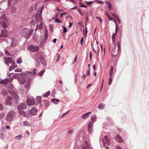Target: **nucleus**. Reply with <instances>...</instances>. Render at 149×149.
<instances>
[{
  "label": "nucleus",
  "mask_w": 149,
  "mask_h": 149,
  "mask_svg": "<svg viewBox=\"0 0 149 149\" xmlns=\"http://www.w3.org/2000/svg\"><path fill=\"white\" fill-rule=\"evenodd\" d=\"M17 67V65L15 62H13L12 63V65L10 67L9 69V71H11L12 70H13L15 68Z\"/></svg>",
  "instance_id": "obj_21"
},
{
  "label": "nucleus",
  "mask_w": 149,
  "mask_h": 149,
  "mask_svg": "<svg viewBox=\"0 0 149 149\" xmlns=\"http://www.w3.org/2000/svg\"><path fill=\"white\" fill-rule=\"evenodd\" d=\"M54 21L57 23H61V22L60 21L58 18H57L55 19Z\"/></svg>",
  "instance_id": "obj_47"
},
{
  "label": "nucleus",
  "mask_w": 149,
  "mask_h": 149,
  "mask_svg": "<svg viewBox=\"0 0 149 149\" xmlns=\"http://www.w3.org/2000/svg\"><path fill=\"white\" fill-rule=\"evenodd\" d=\"M116 45L115 43H112L111 44H110L109 46V49L110 51L112 53V55L113 56L115 57L116 56V55L113 54V53H114V51H115V47Z\"/></svg>",
  "instance_id": "obj_7"
},
{
  "label": "nucleus",
  "mask_w": 149,
  "mask_h": 149,
  "mask_svg": "<svg viewBox=\"0 0 149 149\" xmlns=\"http://www.w3.org/2000/svg\"><path fill=\"white\" fill-rule=\"evenodd\" d=\"M12 100V97L9 96L7 97L6 99L5 104L6 105H10L11 104V101Z\"/></svg>",
  "instance_id": "obj_13"
},
{
  "label": "nucleus",
  "mask_w": 149,
  "mask_h": 149,
  "mask_svg": "<svg viewBox=\"0 0 149 149\" xmlns=\"http://www.w3.org/2000/svg\"><path fill=\"white\" fill-rule=\"evenodd\" d=\"M44 7V6H42L41 7L40 10L39 12V11H38L36 13V21L37 22H38L39 21H40L41 22L42 21V17L41 16V15L43 9Z\"/></svg>",
  "instance_id": "obj_6"
},
{
  "label": "nucleus",
  "mask_w": 149,
  "mask_h": 149,
  "mask_svg": "<svg viewBox=\"0 0 149 149\" xmlns=\"http://www.w3.org/2000/svg\"><path fill=\"white\" fill-rule=\"evenodd\" d=\"M86 4L89 5H91L93 3V2L92 1H86Z\"/></svg>",
  "instance_id": "obj_52"
},
{
  "label": "nucleus",
  "mask_w": 149,
  "mask_h": 149,
  "mask_svg": "<svg viewBox=\"0 0 149 149\" xmlns=\"http://www.w3.org/2000/svg\"><path fill=\"white\" fill-rule=\"evenodd\" d=\"M12 77L15 78H18L19 77H19V73H16L14 74L13 76H12Z\"/></svg>",
  "instance_id": "obj_39"
},
{
  "label": "nucleus",
  "mask_w": 149,
  "mask_h": 149,
  "mask_svg": "<svg viewBox=\"0 0 149 149\" xmlns=\"http://www.w3.org/2000/svg\"><path fill=\"white\" fill-rule=\"evenodd\" d=\"M5 53L6 54H7V55L10 56V53L8 52L7 50H6L5 52Z\"/></svg>",
  "instance_id": "obj_58"
},
{
  "label": "nucleus",
  "mask_w": 149,
  "mask_h": 149,
  "mask_svg": "<svg viewBox=\"0 0 149 149\" xmlns=\"http://www.w3.org/2000/svg\"><path fill=\"white\" fill-rule=\"evenodd\" d=\"M45 70H41L39 73H38L37 75L41 77L45 72Z\"/></svg>",
  "instance_id": "obj_30"
},
{
  "label": "nucleus",
  "mask_w": 149,
  "mask_h": 149,
  "mask_svg": "<svg viewBox=\"0 0 149 149\" xmlns=\"http://www.w3.org/2000/svg\"><path fill=\"white\" fill-rule=\"evenodd\" d=\"M91 118L92 122H91L90 121L89 122L88 125V132L90 134L92 133L93 132V124L95 122L96 120V116L95 115L92 116Z\"/></svg>",
  "instance_id": "obj_3"
},
{
  "label": "nucleus",
  "mask_w": 149,
  "mask_h": 149,
  "mask_svg": "<svg viewBox=\"0 0 149 149\" xmlns=\"http://www.w3.org/2000/svg\"><path fill=\"white\" fill-rule=\"evenodd\" d=\"M87 75L88 76H89L90 74V69H89L87 72Z\"/></svg>",
  "instance_id": "obj_50"
},
{
  "label": "nucleus",
  "mask_w": 149,
  "mask_h": 149,
  "mask_svg": "<svg viewBox=\"0 0 149 149\" xmlns=\"http://www.w3.org/2000/svg\"><path fill=\"white\" fill-rule=\"evenodd\" d=\"M50 94V91H48L43 95V97H47Z\"/></svg>",
  "instance_id": "obj_42"
},
{
  "label": "nucleus",
  "mask_w": 149,
  "mask_h": 149,
  "mask_svg": "<svg viewBox=\"0 0 149 149\" xmlns=\"http://www.w3.org/2000/svg\"><path fill=\"white\" fill-rule=\"evenodd\" d=\"M23 126H30L31 125L30 123L27 121H24L23 122Z\"/></svg>",
  "instance_id": "obj_29"
},
{
  "label": "nucleus",
  "mask_w": 149,
  "mask_h": 149,
  "mask_svg": "<svg viewBox=\"0 0 149 149\" xmlns=\"http://www.w3.org/2000/svg\"><path fill=\"white\" fill-rule=\"evenodd\" d=\"M79 4L80 5V6L82 7H84L86 8L87 7V6L81 3H79Z\"/></svg>",
  "instance_id": "obj_43"
},
{
  "label": "nucleus",
  "mask_w": 149,
  "mask_h": 149,
  "mask_svg": "<svg viewBox=\"0 0 149 149\" xmlns=\"http://www.w3.org/2000/svg\"><path fill=\"white\" fill-rule=\"evenodd\" d=\"M62 28L63 29V32L64 33H66L67 31V30L66 29V28L64 26H63Z\"/></svg>",
  "instance_id": "obj_51"
},
{
  "label": "nucleus",
  "mask_w": 149,
  "mask_h": 149,
  "mask_svg": "<svg viewBox=\"0 0 149 149\" xmlns=\"http://www.w3.org/2000/svg\"><path fill=\"white\" fill-rule=\"evenodd\" d=\"M28 47L30 51L33 52H37L39 49V47L38 46L33 45H30L28 46Z\"/></svg>",
  "instance_id": "obj_8"
},
{
  "label": "nucleus",
  "mask_w": 149,
  "mask_h": 149,
  "mask_svg": "<svg viewBox=\"0 0 149 149\" xmlns=\"http://www.w3.org/2000/svg\"><path fill=\"white\" fill-rule=\"evenodd\" d=\"M42 98L40 96H38L36 98V101L37 102V104H38L41 103L42 102Z\"/></svg>",
  "instance_id": "obj_25"
},
{
  "label": "nucleus",
  "mask_w": 149,
  "mask_h": 149,
  "mask_svg": "<svg viewBox=\"0 0 149 149\" xmlns=\"http://www.w3.org/2000/svg\"><path fill=\"white\" fill-rule=\"evenodd\" d=\"M91 113V112H88L82 115V118L84 119H86L88 118L89 116V115Z\"/></svg>",
  "instance_id": "obj_22"
},
{
  "label": "nucleus",
  "mask_w": 149,
  "mask_h": 149,
  "mask_svg": "<svg viewBox=\"0 0 149 149\" xmlns=\"http://www.w3.org/2000/svg\"><path fill=\"white\" fill-rule=\"evenodd\" d=\"M114 22L116 23V33H117V28H118L117 24V22L116 21H114Z\"/></svg>",
  "instance_id": "obj_59"
},
{
  "label": "nucleus",
  "mask_w": 149,
  "mask_h": 149,
  "mask_svg": "<svg viewBox=\"0 0 149 149\" xmlns=\"http://www.w3.org/2000/svg\"><path fill=\"white\" fill-rule=\"evenodd\" d=\"M104 107V105L103 104L101 103L98 106V108L100 109H103Z\"/></svg>",
  "instance_id": "obj_33"
},
{
  "label": "nucleus",
  "mask_w": 149,
  "mask_h": 149,
  "mask_svg": "<svg viewBox=\"0 0 149 149\" xmlns=\"http://www.w3.org/2000/svg\"><path fill=\"white\" fill-rule=\"evenodd\" d=\"M48 38V33L47 31V30H46L45 32L44 33V39L46 40Z\"/></svg>",
  "instance_id": "obj_36"
},
{
  "label": "nucleus",
  "mask_w": 149,
  "mask_h": 149,
  "mask_svg": "<svg viewBox=\"0 0 149 149\" xmlns=\"http://www.w3.org/2000/svg\"><path fill=\"white\" fill-rule=\"evenodd\" d=\"M26 73L24 72H21L19 74V77H23L25 76Z\"/></svg>",
  "instance_id": "obj_48"
},
{
  "label": "nucleus",
  "mask_w": 149,
  "mask_h": 149,
  "mask_svg": "<svg viewBox=\"0 0 149 149\" xmlns=\"http://www.w3.org/2000/svg\"><path fill=\"white\" fill-rule=\"evenodd\" d=\"M96 18L97 20L99 19L100 20V22L101 23H102V20L100 17H96Z\"/></svg>",
  "instance_id": "obj_49"
},
{
  "label": "nucleus",
  "mask_w": 149,
  "mask_h": 149,
  "mask_svg": "<svg viewBox=\"0 0 149 149\" xmlns=\"http://www.w3.org/2000/svg\"><path fill=\"white\" fill-rule=\"evenodd\" d=\"M116 141L118 143H122L123 140L121 137L119 135H117L115 137Z\"/></svg>",
  "instance_id": "obj_15"
},
{
  "label": "nucleus",
  "mask_w": 149,
  "mask_h": 149,
  "mask_svg": "<svg viewBox=\"0 0 149 149\" xmlns=\"http://www.w3.org/2000/svg\"><path fill=\"white\" fill-rule=\"evenodd\" d=\"M10 79V78H7L6 79H5L2 80L0 81V83L4 85H7L8 83L9 82H10L9 80Z\"/></svg>",
  "instance_id": "obj_18"
},
{
  "label": "nucleus",
  "mask_w": 149,
  "mask_h": 149,
  "mask_svg": "<svg viewBox=\"0 0 149 149\" xmlns=\"http://www.w3.org/2000/svg\"><path fill=\"white\" fill-rule=\"evenodd\" d=\"M22 62V60L20 58H18L16 61L17 63L19 64L21 63Z\"/></svg>",
  "instance_id": "obj_38"
},
{
  "label": "nucleus",
  "mask_w": 149,
  "mask_h": 149,
  "mask_svg": "<svg viewBox=\"0 0 149 149\" xmlns=\"http://www.w3.org/2000/svg\"><path fill=\"white\" fill-rule=\"evenodd\" d=\"M16 8L15 7L13 6H12L11 7V11L12 13H14L16 11Z\"/></svg>",
  "instance_id": "obj_35"
},
{
  "label": "nucleus",
  "mask_w": 149,
  "mask_h": 149,
  "mask_svg": "<svg viewBox=\"0 0 149 149\" xmlns=\"http://www.w3.org/2000/svg\"><path fill=\"white\" fill-rule=\"evenodd\" d=\"M26 102L29 105H33L35 103L34 98L32 97L27 98Z\"/></svg>",
  "instance_id": "obj_11"
},
{
  "label": "nucleus",
  "mask_w": 149,
  "mask_h": 149,
  "mask_svg": "<svg viewBox=\"0 0 149 149\" xmlns=\"http://www.w3.org/2000/svg\"><path fill=\"white\" fill-rule=\"evenodd\" d=\"M108 8L110 11L112 8V5L110 2H109L108 4Z\"/></svg>",
  "instance_id": "obj_40"
},
{
  "label": "nucleus",
  "mask_w": 149,
  "mask_h": 149,
  "mask_svg": "<svg viewBox=\"0 0 149 149\" xmlns=\"http://www.w3.org/2000/svg\"><path fill=\"white\" fill-rule=\"evenodd\" d=\"M0 28L1 31V33L0 35L1 37H6L7 36V31L6 28L8 27L7 22L6 19L4 17H0Z\"/></svg>",
  "instance_id": "obj_1"
},
{
  "label": "nucleus",
  "mask_w": 149,
  "mask_h": 149,
  "mask_svg": "<svg viewBox=\"0 0 149 149\" xmlns=\"http://www.w3.org/2000/svg\"><path fill=\"white\" fill-rule=\"evenodd\" d=\"M82 149H93L90 144L87 141H84L82 147Z\"/></svg>",
  "instance_id": "obj_9"
},
{
  "label": "nucleus",
  "mask_w": 149,
  "mask_h": 149,
  "mask_svg": "<svg viewBox=\"0 0 149 149\" xmlns=\"http://www.w3.org/2000/svg\"><path fill=\"white\" fill-rule=\"evenodd\" d=\"M33 31V30L32 29L29 31L28 29L25 28L22 30L21 33L23 36L26 38H29L31 36Z\"/></svg>",
  "instance_id": "obj_4"
},
{
  "label": "nucleus",
  "mask_w": 149,
  "mask_h": 149,
  "mask_svg": "<svg viewBox=\"0 0 149 149\" xmlns=\"http://www.w3.org/2000/svg\"><path fill=\"white\" fill-rule=\"evenodd\" d=\"M39 58H37L35 59V62H36V66L37 68H39L40 65V63L39 61Z\"/></svg>",
  "instance_id": "obj_23"
},
{
  "label": "nucleus",
  "mask_w": 149,
  "mask_h": 149,
  "mask_svg": "<svg viewBox=\"0 0 149 149\" xmlns=\"http://www.w3.org/2000/svg\"><path fill=\"white\" fill-rule=\"evenodd\" d=\"M67 14V13H63L61 14V17H63V15H66Z\"/></svg>",
  "instance_id": "obj_63"
},
{
  "label": "nucleus",
  "mask_w": 149,
  "mask_h": 149,
  "mask_svg": "<svg viewBox=\"0 0 149 149\" xmlns=\"http://www.w3.org/2000/svg\"><path fill=\"white\" fill-rule=\"evenodd\" d=\"M73 132V130H70L68 131V133L69 134H72Z\"/></svg>",
  "instance_id": "obj_54"
},
{
  "label": "nucleus",
  "mask_w": 149,
  "mask_h": 149,
  "mask_svg": "<svg viewBox=\"0 0 149 149\" xmlns=\"http://www.w3.org/2000/svg\"><path fill=\"white\" fill-rule=\"evenodd\" d=\"M14 98L15 99V102L16 103H18L19 102L18 100L19 97L17 95H15L14 97Z\"/></svg>",
  "instance_id": "obj_32"
},
{
  "label": "nucleus",
  "mask_w": 149,
  "mask_h": 149,
  "mask_svg": "<svg viewBox=\"0 0 149 149\" xmlns=\"http://www.w3.org/2000/svg\"><path fill=\"white\" fill-rule=\"evenodd\" d=\"M11 41V46L13 47H15L17 45V40L15 38H10L9 39Z\"/></svg>",
  "instance_id": "obj_16"
},
{
  "label": "nucleus",
  "mask_w": 149,
  "mask_h": 149,
  "mask_svg": "<svg viewBox=\"0 0 149 149\" xmlns=\"http://www.w3.org/2000/svg\"><path fill=\"white\" fill-rule=\"evenodd\" d=\"M9 91L7 89L3 88L2 90L1 94L4 96H6L8 95Z\"/></svg>",
  "instance_id": "obj_20"
},
{
  "label": "nucleus",
  "mask_w": 149,
  "mask_h": 149,
  "mask_svg": "<svg viewBox=\"0 0 149 149\" xmlns=\"http://www.w3.org/2000/svg\"><path fill=\"white\" fill-rule=\"evenodd\" d=\"M36 72L37 71L36 70V68H34L33 70V72L31 71H28L27 72V73L29 74H33V75H35L36 74Z\"/></svg>",
  "instance_id": "obj_26"
},
{
  "label": "nucleus",
  "mask_w": 149,
  "mask_h": 149,
  "mask_svg": "<svg viewBox=\"0 0 149 149\" xmlns=\"http://www.w3.org/2000/svg\"><path fill=\"white\" fill-rule=\"evenodd\" d=\"M16 115V113L14 111H10L8 113L6 119L8 122H10L13 120Z\"/></svg>",
  "instance_id": "obj_5"
},
{
  "label": "nucleus",
  "mask_w": 149,
  "mask_h": 149,
  "mask_svg": "<svg viewBox=\"0 0 149 149\" xmlns=\"http://www.w3.org/2000/svg\"><path fill=\"white\" fill-rule=\"evenodd\" d=\"M15 71L16 72H20L22 71L21 69L19 68H17L15 69Z\"/></svg>",
  "instance_id": "obj_45"
},
{
  "label": "nucleus",
  "mask_w": 149,
  "mask_h": 149,
  "mask_svg": "<svg viewBox=\"0 0 149 149\" xmlns=\"http://www.w3.org/2000/svg\"><path fill=\"white\" fill-rule=\"evenodd\" d=\"M18 111L19 114L23 115L24 117H28L27 114H26V113L24 111H22V110H19Z\"/></svg>",
  "instance_id": "obj_24"
},
{
  "label": "nucleus",
  "mask_w": 149,
  "mask_h": 149,
  "mask_svg": "<svg viewBox=\"0 0 149 149\" xmlns=\"http://www.w3.org/2000/svg\"><path fill=\"white\" fill-rule=\"evenodd\" d=\"M3 108V106L2 104L0 103V109L2 111Z\"/></svg>",
  "instance_id": "obj_56"
},
{
  "label": "nucleus",
  "mask_w": 149,
  "mask_h": 149,
  "mask_svg": "<svg viewBox=\"0 0 149 149\" xmlns=\"http://www.w3.org/2000/svg\"><path fill=\"white\" fill-rule=\"evenodd\" d=\"M39 59L42 65L44 66H46L47 65V63L45 60L44 57L42 55H40Z\"/></svg>",
  "instance_id": "obj_10"
},
{
  "label": "nucleus",
  "mask_w": 149,
  "mask_h": 149,
  "mask_svg": "<svg viewBox=\"0 0 149 149\" xmlns=\"http://www.w3.org/2000/svg\"><path fill=\"white\" fill-rule=\"evenodd\" d=\"M37 110L35 108H32L30 111V114L34 116L37 114Z\"/></svg>",
  "instance_id": "obj_19"
},
{
  "label": "nucleus",
  "mask_w": 149,
  "mask_h": 149,
  "mask_svg": "<svg viewBox=\"0 0 149 149\" xmlns=\"http://www.w3.org/2000/svg\"><path fill=\"white\" fill-rule=\"evenodd\" d=\"M26 104L24 103H21L19 105L17 108L18 111L19 110H23L26 108Z\"/></svg>",
  "instance_id": "obj_12"
},
{
  "label": "nucleus",
  "mask_w": 149,
  "mask_h": 149,
  "mask_svg": "<svg viewBox=\"0 0 149 149\" xmlns=\"http://www.w3.org/2000/svg\"><path fill=\"white\" fill-rule=\"evenodd\" d=\"M78 11L81 15H84L83 13L80 9H78Z\"/></svg>",
  "instance_id": "obj_46"
},
{
  "label": "nucleus",
  "mask_w": 149,
  "mask_h": 149,
  "mask_svg": "<svg viewBox=\"0 0 149 149\" xmlns=\"http://www.w3.org/2000/svg\"><path fill=\"white\" fill-rule=\"evenodd\" d=\"M84 41V38L83 37H82L81 40H80V44H81L82 45H83V43Z\"/></svg>",
  "instance_id": "obj_57"
},
{
  "label": "nucleus",
  "mask_w": 149,
  "mask_h": 149,
  "mask_svg": "<svg viewBox=\"0 0 149 149\" xmlns=\"http://www.w3.org/2000/svg\"><path fill=\"white\" fill-rule=\"evenodd\" d=\"M69 111H68L66 112L65 113H63L62 115H61V117H64V116H65L66 115V114L68 113V112H69Z\"/></svg>",
  "instance_id": "obj_53"
},
{
  "label": "nucleus",
  "mask_w": 149,
  "mask_h": 149,
  "mask_svg": "<svg viewBox=\"0 0 149 149\" xmlns=\"http://www.w3.org/2000/svg\"><path fill=\"white\" fill-rule=\"evenodd\" d=\"M52 101L55 104H57L59 103V100L58 99H55L53 98L52 100Z\"/></svg>",
  "instance_id": "obj_31"
},
{
  "label": "nucleus",
  "mask_w": 149,
  "mask_h": 149,
  "mask_svg": "<svg viewBox=\"0 0 149 149\" xmlns=\"http://www.w3.org/2000/svg\"><path fill=\"white\" fill-rule=\"evenodd\" d=\"M22 136L21 134L16 136L15 139L17 140L21 139L22 138Z\"/></svg>",
  "instance_id": "obj_34"
},
{
  "label": "nucleus",
  "mask_w": 149,
  "mask_h": 149,
  "mask_svg": "<svg viewBox=\"0 0 149 149\" xmlns=\"http://www.w3.org/2000/svg\"><path fill=\"white\" fill-rule=\"evenodd\" d=\"M17 80L19 84H21L24 83L26 80L23 77H19L17 79Z\"/></svg>",
  "instance_id": "obj_17"
},
{
  "label": "nucleus",
  "mask_w": 149,
  "mask_h": 149,
  "mask_svg": "<svg viewBox=\"0 0 149 149\" xmlns=\"http://www.w3.org/2000/svg\"><path fill=\"white\" fill-rule=\"evenodd\" d=\"M112 81V77H110L109 79V85H110Z\"/></svg>",
  "instance_id": "obj_44"
},
{
  "label": "nucleus",
  "mask_w": 149,
  "mask_h": 149,
  "mask_svg": "<svg viewBox=\"0 0 149 149\" xmlns=\"http://www.w3.org/2000/svg\"><path fill=\"white\" fill-rule=\"evenodd\" d=\"M107 125V124L106 122H104L102 124V126L104 127V126Z\"/></svg>",
  "instance_id": "obj_64"
},
{
  "label": "nucleus",
  "mask_w": 149,
  "mask_h": 149,
  "mask_svg": "<svg viewBox=\"0 0 149 149\" xmlns=\"http://www.w3.org/2000/svg\"><path fill=\"white\" fill-rule=\"evenodd\" d=\"M42 23H41L39 25H37V28H38L39 30L41 29H42Z\"/></svg>",
  "instance_id": "obj_37"
},
{
  "label": "nucleus",
  "mask_w": 149,
  "mask_h": 149,
  "mask_svg": "<svg viewBox=\"0 0 149 149\" xmlns=\"http://www.w3.org/2000/svg\"><path fill=\"white\" fill-rule=\"evenodd\" d=\"M31 80V78H29L27 79V81L28 82L27 84L26 85L25 87L26 89H28L29 86L30 85V82Z\"/></svg>",
  "instance_id": "obj_27"
},
{
  "label": "nucleus",
  "mask_w": 149,
  "mask_h": 149,
  "mask_svg": "<svg viewBox=\"0 0 149 149\" xmlns=\"http://www.w3.org/2000/svg\"><path fill=\"white\" fill-rule=\"evenodd\" d=\"M100 141L101 148L102 147H105L106 143L108 145H109L110 144V139L108 138L107 136V135L104 136V138H103L102 135H100Z\"/></svg>",
  "instance_id": "obj_2"
},
{
  "label": "nucleus",
  "mask_w": 149,
  "mask_h": 149,
  "mask_svg": "<svg viewBox=\"0 0 149 149\" xmlns=\"http://www.w3.org/2000/svg\"><path fill=\"white\" fill-rule=\"evenodd\" d=\"M49 106V104H48V102H46V104H45V108L46 109L47 108V107H48Z\"/></svg>",
  "instance_id": "obj_61"
},
{
  "label": "nucleus",
  "mask_w": 149,
  "mask_h": 149,
  "mask_svg": "<svg viewBox=\"0 0 149 149\" xmlns=\"http://www.w3.org/2000/svg\"><path fill=\"white\" fill-rule=\"evenodd\" d=\"M116 30H115V33H113V35L112 36V42L113 43H115V36L116 34Z\"/></svg>",
  "instance_id": "obj_28"
},
{
  "label": "nucleus",
  "mask_w": 149,
  "mask_h": 149,
  "mask_svg": "<svg viewBox=\"0 0 149 149\" xmlns=\"http://www.w3.org/2000/svg\"><path fill=\"white\" fill-rule=\"evenodd\" d=\"M120 41H118L117 43V45L118 47V51L121 49L120 45Z\"/></svg>",
  "instance_id": "obj_41"
},
{
  "label": "nucleus",
  "mask_w": 149,
  "mask_h": 149,
  "mask_svg": "<svg viewBox=\"0 0 149 149\" xmlns=\"http://www.w3.org/2000/svg\"><path fill=\"white\" fill-rule=\"evenodd\" d=\"M109 76L111 77L112 75L113 74V71L109 70Z\"/></svg>",
  "instance_id": "obj_55"
},
{
  "label": "nucleus",
  "mask_w": 149,
  "mask_h": 149,
  "mask_svg": "<svg viewBox=\"0 0 149 149\" xmlns=\"http://www.w3.org/2000/svg\"><path fill=\"white\" fill-rule=\"evenodd\" d=\"M87 33V27L85 26V31L84 34L85 36L86 35Z\"/></svg>",
  "instance_id": "obj_60"
},
{
  "label": "nucleus",
  "mask_w": 149,
  "mask_h": 149,
  "mask_svg": "<svg viewBox=\"0 0 149 149\" xmlns=\"http://www.w3.org/2000/svg\"><path fill=\"white\" fill-rule=\"evenodd\" d=\"M3 134L2 133H1L0 134V138L1 139H3Z\"/></svg>",
  "instance_id": "obj_62"
},
{
  "label": "nucleus",
  "mask_w": 149,
  "mask_h": 149,
  "mask_svg": "<svg viewBox=\"0 0 149 149\" xmlns=\"http://www.w3.org/2000/svg\"><path fill=\"white\" fill-rule=\"evenodd\" d=\"M5 58H6V59L5 61V63L7 65H8V63H13V59L11 57H8L7 59H6V57H4Z\"/></svg>",
  "instance_id": "obj_14"
}]
</instances>
